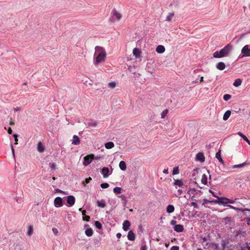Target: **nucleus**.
Segmentation results:
<instances>
[{
    "mask_svg": "<svg viewBox=\"0 0 250 250\" xmlns=\"http://www.w3.org/2000/svg\"><path fill=\"white\" fill-rule=\"evenodd\" d=\"M202 239L203 240V242H205L207 241V238L206 237H202Z\"/></svg>",
    "mask_w": 250,
    "mask_h": 250,
    "instance_id": "nucleus-60",
    "label": "nucleus"
},
{
    "mask_svg": "<svg viewBox=\"0 0 250 250\" xmlns=\"http://www.w3.org/2000/svg\"><path fill=\"white\" fill-rule=\"evenodd\" d=\"M209 247H211L212 248H213L215 250H218V246L217 244L215 243H211L209 244Z\"/></svg>",
    "mask_w": 250,
    "mask_h": 250,
    "instance_id": "nucleus-42",
    "label": "nucleus"
},
{
    "mask_svg": "<svg viewBox=\"0 0 250 250\" xmlns=\"http://www.w3.org/2000/svg\"><path fill=\"white\" fill-rule=\"evenodd\" d=\"M121 190H122V189L120 187H115L113 189V191L114 193H116V194H120L121 193Z\"/></svg>",
    "mask_w": 250,
    "mask_h": 250,
    "instance_id": "nucleus-32",
    "label": "nucleus"
},
{
    "mask_svg": "<svg viewBox=\"0 0 250 250\" xmlns=\"http://www.w3.org/2000/svg\"><path fill=\"white\" fill-rule=\"evenodd\" d=\"M215 156H221V153L220 150H219L216 153Z\"/></svg>",
    "mask_w": 250,
    "mask_h": 250,
    "instance_id": "nucleus-53",
    "label": "nucleus"
},
{
    "mask_svg": "<svg viewBox=\"0 0 250 250\" xmlns=\"http://www.w3.org/2000/svg\"><path fill=\"white\" fill-rule=\"evenodd\" d=\"M97 125H98V124H97V122L96 121L89 122H87V123H85V125L87 127H96Z\"/></svg>",
    "mask_w": 250,
    "mask_h": 250,
    "instance_id": "nucleus-22",
    "label": "nucleus"
},
{
    "mask_svg": "<svg viewBox=\"0 0 250 250\" xmlns=\"http://www.w3.org/2000/svg\"><path fill=\"white\" fill-rule=\"evenodd\" d=\"M231 98V95L228 94H226L223 96V99L225 101H228Z\"/></svg>",
    "mask_w": 250,
    "mask_h": 250,
    "instance_id": "nucleus-33",
    "label": "nucleus"
},
{
    "mask_svg": "<svg viewBox=\"0 0 250 250\" xmlns=\"http://www.w3.org/2000/svg\"><path fill=\"white\" fill-rule=\"evenodd\" d=\"M116 85V83L115 82H109L108 84V86L111 88H114Z\"/></svg>",
    "mask_w": 250,
    "mask_h": 250,
    "instance_id": "nucleus-36",
    "label": "nucleus"
},
{
    "mask_svg": "<svg viewBox=\"0 0 250 250\" xmlns=\"http://www.w3.org/2000/svg\"><path fill=\"white\" fill-rule=\"evenodd\" d=\"M119 167L122 170H125L126 168L125 163L123 161H121L119 163Z\"/></svg>",
    "mask_w": 250,
    "mask_h": 250,
    "instance_id": "nucleus-25",
    "label": "nucleus"
},
{
    "mask_svg": "<svg viewBox=\"0 0 250 250\" xmlns=\"http://www.w3.org/2000/svg\"><path fill=\"white\" fill-rule=\"evenodd\" d=\"M174 184L179 186V187H182L183 186V182L179 179L174 180Z\"/></svg>",
    "mask_w": 250,
    "mask_h": 250,
    "instance_id": "nucleus-27",
    "label": "nucleus"
},
{
    "mask_svg": "<svg viewBox=\"0 0 250 250\" xmlns=\"http://www.w3.org/2000/svg\"><path fill=\"white\" fill-rule=\"evenodd\" d=\"M95 226L97 229H101L102 228V225L99 221H95Z\"/></svg>",
    "mask_w": 250,
    "mask_h": 250,
    "instance_id": "nucleus-34",
    "label": "nucleus"
},
{
    "mask_svg": "<svg viewBox=\"0 0 250 250\" xmlns=\"http://www.w3.org/2000/svg\"><path fill=\"white\" fill-rule=\"evenodd\" d=\"M84 227L87 228L85 230V235L88 237H90L92 236L93 234V231L91 228H89V226L87 224H85Z\"/></svg>",
    "mask_w": 250,
    "mask_h": 250,
    "instance_id": "nucleus-9",
    "label": "nucleus"
},
{
    "mask_svg": "<svg viewBox=\"0 0 250 250\" xmlns=\"http://www.w3.org/2000/svg\"><path fill=\"white\" fill-rule=\"evenodd\" d=\"M8 133L9 134H11L12 133V129L10 127H8Z\"/></svg>",
    "mask_w": 250,
    "mask_h": 250,
    "instance_id": "nucleus-55",
    "label": "nucleus"
},
{
    "mask_svg": "<svg viewBox=\"0 0 250 250\" xmlns=\"http://www.w3.org/2000/svg\"><path fill=\"white\" fill-rule=\"evenodd\" d=\"M97 203L98 207L102 208H104L105 207V202L104 200H101L100 201L98 200Z\"/></svg>",
    "mask_w": 250,
    "mask_h": 250,
    "instance_id": "nucleus-23",
    "label": "nucleus"
},
{
    "mask_svg": "<svg viewBox=\"0 0 250 250\" xmlns=\"http://www.w3.org/2000/svg\"><path fill=\"white\" fill-rule=\"evenodd\" d=\"M195 156H204V154L203 152H199L196 154Z\"/></svg>",
    "mask_w": 250,
    "mask_h": 250,
    "instance_id": "nucleus-50",
    "label": "nucleus"
},
{
    "mask_svg": "<svg viewBox=\"0 0 250 250\" xmlns=\"http://www.w3.org/2000/svg\"><path fill=\"white\" fill-rule=\"evenodd\" d=\"M195 191V189L193 188H192V189H190V190H189L188 191V194L193 193V192Z\"/></svg>",
    "mask_w": 250,
    "mask_h": 250,
    "instance_id": "nucleus-51",
    "label": "nucleus"
},
{
    "mask_svg": "<svg viewBox=\"0 0 250 250\" xmlns=\"http://www.w3.org/2000/svg\"><path fill=\"white\" fill-rule=\"evenodd\" d=\"M191 205L193 206L195 208H198V205L196 202H191Z\"/></svg>",
    "mask_w": 250,
    "mask_h": 250,
    "instance_id": "nucleus-46",
    "label": "nucleus"
},
{
    "mask_svg": "<svg viewBox=\"0 0 250 250\" xmlns=\"http://www.w3.org/2000/svg\"><path fill=\"white\" fill-rule=\"evenodd\" d=\"M177 192L179 193V195H181L183 193V191L181 189H178Z\"/></svg>",
    "mask_w": 250,
    "mask_h": 250,
    "instance_id": "nucleus-62",
    "label": "nucleus"
},
{
    "mask_svg": "<svg viewBox=\"0 0 250 250\" xmlns=\"http://www.w3.org/2000/svg\"><path fill=\"white\" fill-rule=\"evenodd\" d=\"M82 213V215L84 216V215H85V214H86V211L84 210H83Z\"/></svg>",
    "mask_w": 250,
    "mask_h": 250,
    "instance_id": "nucleus-64",
    "label": "nucleus"
},
{
    "mask_svg": "<svg viewBox=\"0 0 250 250\" xmlns=\"http://www.w3.org/2000/svg\"><path fill=\"white\" fill-rule=\"evenodd\" d=\"M174 231L177 232H181L184 230V227L182 225H175L173 228Z\"/></svg>",
    "mask_w": 250,
    "mask_h": 250,
    "instance_id": "nucleus-14",
    "label": "nucleus"
},
{
    "mask_svg": "<svg viewBox=\"0 0 250 250\" xmlns=\"http://www.w3.org/2000/svg\"><path fill=\"white\" fill-rule=\"evenodd\" d=\"M209 192L211 193V194L215 197H216L217 198V196H216V195L214 194V193L211 190H209Z\"/></svg>",
    "mask_w": 250,
    "mask_h": 250,
    "instance_id": "nucleus-57",
    "label": "nucleus"
},
{
    "mask_svg": "<svg viewBox=\"0 0 250 250\" xmlns=\"http://www.w3.org/2000/svg\"><path fill=\"white\" fill-rule=\"evenodd\" d=\"M232 49V45L231 43H229L220 51H216L213 54V57L214 58H220L228 56L229 53Z\"/></svg>",
    "mask_w": 250,
    "mask_h": 250,
    "instance_id": "nucleus-2",
    "label": "nucleus"
},
{
    "mask_svg": "<svg viewBox=\"0 0 250 250\" xmlns=\"http://www.w3.org/2000/svg\"><path fill=\"white\" fill-rule=\"evenodd\" d=\"M163 173L165 174H168V168L164 169L163 170Z\"/></svg>",
    "mask_w": 250,
    "mask_h": 250,
    "instance_id": "nucleus-56",
    "label": "nucleus"
},
{
    "mask_svg": "<svg viewBox=\"0 0 250 250\" xmlns=\"http://www.w3.org/2000/svg\"><path fill=\"white\" fill-rule=\"evenodd\" d=\"M55 193H57V192H59V193H63L64 194H67L65 191H63L59 188H56L55 189Z\"/></svg>",
    "mask_w": 250,
    "mask_h": 250,
    "instance_id": "nucleus-43",
    "label": "nucleus"
},
{
    "mask_svg": "<svg viewBox=\"0 0 250 250\" xmlns=\"http://www.w3.org/2000/svg\"><path fill=\"white\" fill-rule=\"evenodd\" d=\"M121 236H122V235H121V234L120 233H117L116 234V236H117V237L118 238H121Z\"/></svg>",
    "mask_w": 250,
    "mask_h": 250,
    "instance_id": "nucleus-59",
    "label": "nucleus"
},
{
    "mask_svg": "<svg viewBox=\"0 0 250 250\" xmlns=\"http://www.w3.org/2000/svg\"><path fill=\"white\" fill-rule=\"evenodd\" d=\"M165 48L162 45H159L156 48V51L159 54H162L165 51Z\"/></svg>",
    "mask_w": 250,
    "mask_h": 250,
    "instance_id": "nucleus-13",
    "label": "nucleus"
},
{
    "mask_svg": "<svg viewBox=\"0 0 250 250\" xmlns=\"http://www.w3.org/2000/svg\"><path fill=\"white\" fill-rule=\"evenodd\" d=\"M114 144L112 142H108L105 144V147L107 149H110L113 147Z\"/></svg>",
    "mask_w": 250,
    "mask_h": 250,
    "instance_id": "nucleus-26",
    "label": "nucleus"
},
{
    "mask_svg": "<svg viewBox=\"0 0 250 250\" xmlns=\"http://www.w3.org/2000/svg\"><path fill=\"white\" fill-rule=\"evenodd\" d=\"M174 211V207L173 205H169L167 207V211L168 213H171Z\"/></svg>",
    "mask_w": 250,
    "mask_h": 250,
    "instance_id": "nucleus-24",
    "label": "nucleus"
},
{
    "mask_svg": "<svg viewBox=\"0 0 250 250\" xmlns=\"http://www.w3.org/2000/svg\"><path fill=\"white\" fill-rule=\"evenodd\" d=\"M52 232H53V233H54L55 235H57V234H58V233L59 231H58V229H57L55 228H53L52 229Z\"/></svg>",
    "mask_w": 250,
    "mask_h": 250,
    "instance_id": "nucleus-44",
    "label": "nucleus"
},
{
    "mask_svg": "<svg viewBox=\"0 0 250 250\" xmlns=\"http://www.w3.org/2000/svg\"><path fill=\"white\" fill-rule=\"evenodd\" d=\"M14 136L15 137V140L16 142H17L18 141V139H17V137H18V135L17 134H14Z\"/></svg>",
    "mask_w": 250,
    "mask_h": 250,
    "instance_id": "nucleus-63",
    "label": "nucleus"
},
{
    "mask_svg": "<svg viewBox=\"0 0 250 250\" xmlns=\"http://www.w3.org/2000/svg\"><path fill=\"white\" fill-rule=\"evenodd\" d=\"M179 173V167H174L173 169L172 174L176 175V174H178Z\"/></svg>",
    "mask_w": 250,
    "mask_h": 250,
    "instance_id": "nucleus-35",
    "label": "nucleus"
},
{
    "mask_svg": "<svg viewBox=\"0 0 250 250\" xmlns=\"http://www.w3.org/2000/svg\"><path fill=\"white\" fill-rule=\"evenodd\" d=\"M49 166L52 170H54L56 169V165L54 163H53V162L49 163Z\"/></svg>",
    "mask_w": 250,
    "mask_h": 250,
    "instance_id": "nucleus-37",
    "label": "nucleus"
},
{
    "mask_svg": "<svg viewBox=\"0 0 250 250\" xmlns=\"http://www.w3.org/2000/svg\"><path fill=\"white\" fill-rule=\"evenodd\" d=\"M95 49V51L94 54L93 64L96 66L100 63L105 61L107 54L105 49L103 47L96 46Z\"/></svg>",
    "mask_w": 250,
    "mask_h": 250,
    "instance_id": "nucleus-1",
    "label": "nucleus"
},
{
    "mask_svg": "<svg viewBox=\"0 0 250 250\" xmlns=\"http://www.w3.org/2000/svg\"><path fill=\"white\" fill-rule=\"evenodd\" d=\"M54 206L57 208H59L63 206L62 199L60 197H57L55 198L54 201Z\"/></svg>",
    "mask_w": 250,
    "mask_h": 250,
    "instance_id": "nucleus-7",
    "label": "nucleus"
},
{
    "mask_svg": "<svg viewBox=\"0 0 250 250\" xmlns=\"http://www.w3.org/2000/svg\"><path fill=\"white\" fill-rule=\"evenodd\" d=\"M242 81L241 79H240V78L236 79V80H235V81L233 83V85L235 87H237L239 86L240 85H241V84H242Z\"/></svg>",
    "mask_w": 250,
    "mask_h": 250,
    "instance_id": "nucleus-19",
    "label": "nucleus"
},
{
    "mask_svg": "<svg viewBox=\"0 0 250 250\" xmlns=\"http://www.w3.org/2000/svg\"><path fill=\"white\" fill-rule=\"evenodd\" d=\"M37 150L40 152H42L45 150V147L44 145L41 143L39 142L37 144Z\"/></svg>",
    "mask_w": 250,
    "mask_h": 250,
    "instance_id": "nucleus-16",
    "label": "nucleus"
},
{
    "mask_svg": "<svg viewBox=\"0 0 250 250\" xmlns=\"http://www.w3.org/2000/svg\"><path fill=\"white\" fill-rule=\"evenodd\" d=\"M167 112H168L167 109H165L164 111H163V112L161 114V118H164L165 117V116H166V115L167 114Z\"/></svg>",
    "mask_w": 250,
    "mask_h": 250,
    "instance_id": "nucleus-40",
    "label": "nucleus"
},
{
    "mask_svg": "<svg viewBox=\"0 0 250 250\" xmlns=\"http://www.w3.org/2000/svg\"><path fill=\"white\" fill-rule=\"evenodd\" d=\"M170 225H172V226H174V227L175 226V225H176V221L174 220H172L171 221H170Z\"/></svg>",
    "mask_w": 250,
    "mask_h": 250,
    "instance_id": "nucleus-49",
    "label": "nucleus"
},
{
    "mask_svg": "<svg viewBox=\"0 0 250 250\" xmlns=\"http://www.w3.org/2000/svg\"><path fill=\"white\" fill-rule=\"evenodd\" d=\"M127 236L128 239L130 241H134L135 239V235L132 230L129 231Z\"/></svg>",
    "mask_w": 250,
    "mask_h": 250,
    "instance_id": "nucleus-17",
    "label": "nucleus"
},
{
    "mask_svg": "<svg viewBox=\"0 0 250 250\" xmlns=\"http://www.w3.org/2000/svg\"><path fill=\"white\" fill-rule=\"evenodd\" d=\"M174 16V13H169L166 17V21H170Z\"/></svg>",
    "mask_w": 250,
    "mask_h": 250,
    "instance_id": "nucleus-31",
    "label": "nucleus"
},
{
    "mask_svg": "<svg viewBox=\"0 0 250 250\" xmlns=\"http://www.w3.org/2000/svg\"><path fill=\"white\" fill-rule=\"evenodd\" d=\"M196 161L203 163L205 161V157H196Z\"/></svg>",
    "mask_w": 250,
    "mask_h": 250,
    "instance_id": "nucleus-41",
    "label": "nucleus"
},
{
    "mask_svg": "<svg viewBox=\"0 0 250 250\" xmlns=\"http://www.w3.org/2000/svg\"><path fill=\"white\" fill-rule=\"evenodd\" d=\"M113 17H115L118 21H120L122 17V15L118 13L115 8H114L111 12V17L109 18V21H112Z\"/></svg>",
    "mask_w": 250,
    "mask_h": 250,
    "instance_id": "nucleus-5",
    "label": "nucleus"
},
{
    "mask_svg": "<svg viewBox=\"0 0 250 250\" xmlns=\"http://www.w3.org/2000/svg\"><path fill=\"white\" fill-rule=\"evenodd\" d=\"M101 173L104 178H107L110 175L112 174V169L111 168V171L107 167H104L101 171Z\"/></svg>",
    "mask_w": 250,
    "mask_h": 250,
    "instance_id": "nucleus-6",
    "label": "nucleus"
},
{
    "mask_svg": "<svg viewBox=\"0 0 250 250\" xmlns=\"http://www.w3.org/2000/svg\"><path fill=\"white\" fill-rule=\"evenodd\" d=\"M75 202V198L73 195H69L67 198V203L68 207L73 206Z\"/></svg>",
    "mask_w": 250,
    "mask_h": 250,
    "instance_id": "nucleus-8",
    "label": "nucleus"
},
{
    "mask_svg": "<svg viewBox=\"0 0 250 250\" xmlns=\"http://www.w3.org/2000/svg\"><path fill=\"white\" fill-rule=\"evenodd\" d=\"M212 201H208V200L207 199H204L203 200V203L202 204L203 205H205L206 203H207L208 202H211Z\"/></svg>",
    "mask_w": 250,
    "mask_h": 250,
    "instance_id": "nucleus-54",
    "label": "nucleus"
},
{
    "mask_svg": "<svg viewBox=\"0 0 250 250\" xmlns=\"http://www.w3.org/2000/svg\"><path fill=\"white\" fill-rule=\"evenodd\" d=\"M226 67V64L224 62H220L216 64V68L219 70H223Z\"/></svg>",
    "mask_w": 250,
    "mask_h": 250,
    "instance_id": "nucleus-11",
    "label": "nucleus"
},
{
    "mask_svg": "<svg viewBox=\"0 0 250 250\" xmlns=\"http://www.w3.org/2000/svg\"><path fill=\"white\" fill-rule=\"evenodd\" d=\"M238 135L241 137L243 139L244 141H245L250 146V141L248 139V138L243 134V133H242L240 131L238 132L237 133Z\"/></svg>",
    "mask_w": 250,
    "mask_h": 250,
    "instance_id": "nucleus-18",
    "label": "nucleus"
},
{
    "mask_svg": "<svg viewBox=\"0 0 250 250\" xmlns=\"http://www.w3.org/2000/svg\"><path fill=\"white\" fill-rule=\"evenodd\" d=\"M247 163L246 162L243 163L242 164L235 165L232 166V168H240L247 165Z\"/></svg>",
    "mask_w": 250,
    "mask_h": 250,
    "instance_id": "nucleus-29",
    "label": "nucleus"
},
{
    "mask_svg": "<svg viewBox=\"0 0 250 250\" xmlns=\"http://www.w3.org/2000/svg\"><path fill=\"white\" fill-rule=\"evenodd\" d=\"M141 250H146V246H143L141 248Z\"/></svg>",
    "mask_w": 250,
    "mask_h": 250,
    "instance_id": "nucleus-58",
    "label": "nucleus"
},
{
    "mask_svg": "<svg viewBox=\"0 0 250 250\" xmlns=\"http://www.w3.org/2000/svg\"><path fill=\"white\" fill-rule=\"evenodd\" d=\"M179 250V247L177 246H172L170 248V250Z\"/></svg>",
    "mask_w": 250,
    "mask_h": 250,
    "instance_id": "nucleus-48",
    "label": "nucleus"
},
{
    "mask_svg": "<svg viewBox=\"0 0 250 250\" xmlns=\"http://www.w3.org/2000/svg\"><path fill=\"white\" fill-rule=\"evenodd\" d=\"M80 143V140L79 137L76 135H74L73 137V140L72 144L74 145H78Z\"/></svg>",
    "mask_w": 250,
    "mask_h": 250,
    "instance_id": "nucleus-15",
    "label": "nucleus"
},
{
    "mask_svg": "<svg viewBox=\"0 0 250 250\" xmlns=\"http://www.w3.org/2000/svg\"><path fill=\"white\" fill-rule=\"evenodd\" d=\"M215 203L219 205H222L225 207H227L228 204H233L235 201L229 199L226 197H217V200L214 201Z\"/></svg>",
    "mask_w": 250,
    "mask_h": 250,
    "instance_id": "nucleus-3",
    "label": "nucleus"
},
{
    "mask_svg": "<svg viewBox=\"0 0 250 250\" xmlns=\"http://www.w3.org/2000/svg\"><path fill=\"white\" fill-rule=\"evenodd\" d=\"M33 228L32 226H29L28 228V230H27V232L28 235H29V236L33 234Z\"/></svg>",
    "mask_w": 250,
    "mask_h": 250,
    "instance_id": "nucleus-30",
    "label": "nucleus"
},
{
    "mask_svg": "<svg viewBox=\"0 0 250 250\" xmlns=\"http://www.w3.org/2000/svg\"><path fill=\"white\" fill-rule=\"evenodd\" d=\"M227 207L229 208H230L233 209L237 211L239 210V209L238 208H237L234 207L231 205H228V206H227Z\"/></svg>",
    "mask_w": 250,
    "mask_h": 250,
    "instance_id": "nucleus-47",
    "label": "nucleus"
},
{
    "mask_svg": "<svg viewBox=\"0 0 250 250\" xmlns=\"http://www.w3.org/2000/svg\"><path fill=\"white\" fill-rule=\"evenodd\" d=\"M94 157H83V165L84 166H87L90 164Z\"/></svg>",
    "mask_w": 250,
    "mask_h": 250,
    "instance_id": "nucleus-10",
    "label": "nucleus"
},
{
    "mask_svg": "<svg viewBox=\"0 0 250 250\" xmlns=\"http://www.w3.org/2000/svg\"><path fill=\"white\" fill-rule=\"evenodd\" d=\"M241 53L243 54L242 56H239V58L244 57H250V48L249 45H245L241 50Z\"/></svg>",
    "mask_w": 250,
    "mask_h": 250,
    "instance_id": "nucleus-4",
    "label": "nucleus"
},
{
    "mask_svg": "<svg viewBox=\"0 0 250 250\" xmlns=\"http://www.w3.org/2000/svg\"><path fill=\"white\" fill-rule=\"evenodd\" d=\"M231 115V111L230 110H227L224 115H223V120L224 121H227L229 118V117H230Z\"/></svg>",
    "mask_w": 250,
    "mask_h": 250,
    "instance_id": "nucleus-21",
    "label": "nucleus"
},
{
    "mask_svg": "<svg viewBox=\"0 0 250 250\" xmlns=\"http://www.w3.org/2000/svg\"><path fill=\"white\" fill-rule=\"evenodd\" d=\"M133 54L136 58H139L141 55V51L138 48H135L133 50Z\"/></svg>",
    "mask_w": 250,
    "mask_h": 250,
    "instance_id": "nucleus-20",
    "label": "nucleus"
},
{
    "mask_svg": "<svg viewBox=\"0 0 250 250\" xmlns=\"http://www.w3.org/2000/svg\"><path fill=\"white\" fill-rule=\"evenodd\" d=\"M214 145H215V142H212V143H210L208 145V149L213 148L214 146Z\"/></svg>",
    "mask_w": 250,
    "mask_h": 250,
    "instance_id": "nucleus-45",
    "label": "nucleus"
},
{
    "mask_svg": "<svg viewBox=\"0 0 250 250\" xmlns=\"http://www.w3.org/2000/svg\"><path fill=\"white\" fill-rule=\"evenodd\" d=\"M201 182L202 184H203L204 185H206L207 184L208 178H207V176L205 174H203V175L202 176Z\"/></svg>",
    "mask_w": 250,
    "mask_h": 250,
    "instance_id": "nucleus-28",
    "label": "nucleus"
},
{
    "mask_svg": "<svg viewBox=\"0 0 250 250\" xmlns=\"http://www.w3.org/2000/svg\"><path fill=\"white\" fill-rule=\"evenodd\" d=\"M216 158L218 159V160H219V162H223V160L222 159V157H216Z\"/></svg>",
    "mask_w": 250,
    "mask_h": 250,
    "instance_id": "nucleus-61",
    "label": "nucleus"
},
{
    "mask_svg": "<svg viewBox=\"0 0 250 250\" xmlns=\"http://www.w3.org/2000/svg\"><path fill=\"white\" fill-rule=\"evenodd\" d=\"M90 219V217L89 216H85V217H83V220L88 221Z\"/></svg>",
    "mask_w": 250,
    "mask_h": 250,
    "instance_id": "nucleus-52",
    "label": "nucleus"
},
{
    "mask_svg": "<svg viewBox=\"0 0 250 250\" xmlns=\"http://www.w3.org/2000/svg\"><path fill=\"white\" fill-rule=\"evenodd\" d=\"M120 197L122 198V201H123V205L125 206L127 202L125 197L124 195H122L121 196H120Z\"/></svg>",
    "mask_w": 250,
    "mask_h": 250,
    "instance_id": "nucleus-38",
    "label": "nucleus"
},
{
    "mask_svg": "<svg viewBox=\"0 0 250 250\" xmlns=\"http://www.w3.org/2000/svg\"><path fill=\"white\" fill-rule=\"evenodd\" d=\"M109 187V185L108 183H104L101 184V187L103 188H107Z\"/></svg>",
    "mask_w": 250,
    "mask_h": 250,
    "instance_id": "nucleus-39",
    "label": "nucleus"
},
{
    "mask_svg": "<svg viewBox=\"0 0 250 250\" xmlns=\"http://www.w3.org/2000/svg\"><path fill=\"white\" fill-rule=\"evenodd\" d=\"M130 223L129 221L125 220L123 224V229L125 231H127L129 229Z\"/></svg>",
    "mask_w": 250,
    "mask_h": 250,
    "instance_id": "nucleus-12",
    "label": "nucleus"
}]
</instances>
